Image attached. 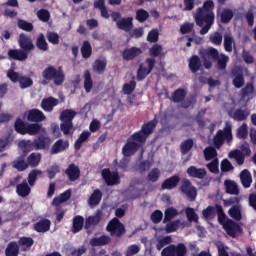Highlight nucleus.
Wrapping results in <instances>:
<instances>
[{"label":"nucleus","instance_id":"nucleus-23","mask_svg":"<svg viewBox=\"0 0 256 256\" xmlns=\"http://www.w3.org/2000/svg\"><path fill=\"white\" fill-rule=\"evenodd\" d=\"M8 57L16 61H26L27 52L23 50H9Z\"/></svg>","mask_w":256,"mask_h":256},{"label":"nucleus","instance_id":"nucleus-35","mask_svg":"<svg viewBox=\"0 0 256 256\" xmlns=\"http://www.w3.org/2000/svg\"><path fill=\"white\" fill-rule=\"evenodd\" d=\"M71 198V191L67 190L66 192L62 193L60 196L53 199L52 205L56 207L61 205V203H65V201H69Z\"/></svg>","mask_w":256,"mask_h":256},{"label":"nucleus","instance_id":"nucleus-25","mask_svg":"<svg viewBox=\"0 0 256 256\" xmlns=\"http://www.w3.org/2000/svg\"><path fill=\"white\" fill-rule=\"evenodd\" d=\"M28 135H45V128L39 124H30L26 127Z\"/></svg>","mask_w":256,"mask_h":256},{"label":"nucleus","instance_id":"nucleus-5","mask_svg":"<svg viewBox=\"0 0 256 256\" xmlns=\"http://www.w3.org/2000/svg\"><path fill=\"white\" fill-rule=\"evenodd\" d=\"M187 248L184 244L170 245L164 248L161 252L162 256H185Z\"/></svg>","mask_w":256,"mask_h":256},{"label":"nucleus","instance_id":"nucleus-53","mask_svg":"<svg viewBox=\"0 0 256 256\" xmlns=\"http://www.w3.org/2000/svg\"><path fill=\"white\" fill-rule=\"evenodd\" d=\"M220 17L222 23H229L233 19V11L229 9H224L220 12Z\"/></svg>","mask_w":256,"mask_h":256},{"label":"nucleus","instance_id":"nucleus-46","mask_svg":"<svg viewBox=\"0 0 256 256\" xmlns=\"http://www.w3.org/2000/svg\"><path fill=\"white\" fill-rule=\"evenodd\" d=\"M201 67V61L199 60V57L192 56L189 62V68L193 73H197L199 71V68Z\"/></svg>","mask_w":256,"mask_h":256},{"label":"nucleus","instance_id":"nucleus-20","mask_svg":"<svg viewBox=\"0 0 256 256\" xmlns=\"http://www.w3.org/2000/svg\"><path fill=\"white\" fill-rule=\"evenodd\" d=\"M249 115H251V112L249 111V109L241 108V109L236 110L232 114V119H234V121H245V119H247V117H249Z\"/></svg>","mask_w":256,"mask_h":256},{"label":"nucleus","instance_id":"nucleus-61","mask_svg":"<svg viewBox=\"0 0 256 256\" xmlns=\"http://www.w3.org/2000/svg\"><path fill=\"white\" fill-rule=\"evenodd\" d=\"M137 84L135 83V80L130 81V83L124 84L123 86V92L125 95H131L133 91H135V87Z\"/></svg>","mask_w":256,"mask_h":256},{"label":"nucleus","instance_id":"nucleus-6","mask_svg":"<svg viewBox=\"0 0 256 256\" xmlns=\"http://www.w3.org/2000/svg\"><path fill=\"white\" fill-rule=\"evenodd\" d=\"M241 200L237 197H233L229 200L230 205H233L228 213L230 215V217H232V219H235L236 221H241V219H243V215L241 214L242 208L239 205V202Z\"/></svg>","mask_w":256,"mask_h":256},{"label":"nucleus","instance_id":"nucleus-14","mask_svg":"<svg viewBox=\"0 0 256 256\" xmlns=\"http://www.w3.org/2000/svg\"><path fill=\"white\" fill-rule=\"evenodd\" d=\"M25 117H27L28 121L39 123V121H45V115L43 112L37 109H32L25 113Z\"/></svg>","mask_w":256,"mask_h":256},{"label":"nucleus","instance_id":"nucleus-29","mask_svg":"<svg viewBox=\"0 0 256 256\" xmlns=\"http://www.w3.org/2000/svg\"><path fill=\"white\" fill-rule=\"evenodd\" d=\"M50 227L51 222L47 219L40 220L38 223L34 225V229L38 233H45V231H49Z\"/></svg>","mask_w":256,"mask_h":256},{"label":"nucleus","instance_id":"nucleus-50","mask_svg":"<svg viewBox=\"0 0 256 256\" xmlns=\"http://www.w3.org/2000/svg\"><path fill=\"white\" fill-rule=\"evenodd\" d=\"M150 55L152 57H162L163 55H165V53L163 52V47L159 44H155L150 48Z\"/></svg>","mask_w":256,"mask_h":256},{"label":"nucleus","instance_id":"nucleus-19","mask_svg":"<svg viewBox=\"0 0 256 256\" xmlns=\"http://www.w3.org/2000/svg\"><path fill=\"white\" fill-rule=\"evenodd\" d=\"M187 173L190 177H196L197 179H203L205 175H207V171L203 168H197L195 166H191L187 169Z\"/></svg>","mask_w":256,"mask_h":256},{"label":"nucleus","instance_id":"nucleus-45","mask_svg":"<svg viewBox=\"0 0 256 256\" xmlns=\"http://www.w3.org/2000/svg\"><path fill=\"white\" fill-rule=\"evenodd\" d=\"M60 129L64 135H73L75 129L73 128V122H62L60 124Z\"/></svg>","mask_w":256,"mask_h":256},{"label":"nucleus","instance_id":"nucleus-38","mask_svg":"<svg viewBox=\"0 0 256 256\" xmlns=\"http://www.w3.org/2000/svg\"><path fill=\"white\" fill-rule=\"evenodd\" d=\"M41 175H43V171L39 169H34L28 174V183L30 187H33V185H35L37 178L41 177Z\"/></svg>","mask_w":256,"mask_h":256},{"label":"nucleus","instance_id":"nucleus-43","mask_svg":"<svg viewBox=\"0 0 256 256\" xmlns=\"http://www.w3.org/2000/svg\"><path fill=\"white\" fill-rule=\"evenodd\" d=\"M164 215H165L164 223H167V221H171L172 219H175V217L179 215V211H177V209L173 207H170L165 210Z\"/></svg>","mask_w":256,"mask_h":256},{"label":"nucleus","instance_id":"nucleus-49","mask_svg":"<svg viewBox=\"0 0 256 256\" xmlns=\"http://www.w3.org/2000/svg\"><path fill=\"white\" fill-rule=\"evenodd\" d=\"M216 247L218 249V256H229V251H231V249H229L228 246H225L223 242H216Z\"/></svg>","mask_w":256,"mask_h":256},{"label":"nucleus","instance_id":"nucleus-2","mask_svg":"<svg viewBox=\"0 0 256 256\" xmlns=\"http://www.w3.org/2000/svg\"><path fill=\"white\" fill-rule=\"evenodd\" d=\"M213 9H215V3H213V0H207L194 16L196 24L199 25V27H202L200 30L201 35L209 33V29H211V25H213L215 21Z\"/></svg>","mask_w":256,"mask_h":256},{"label":"nucleus","instance_id":"nucleus-13","mask_svg":"<svg viewBox=\"0 0 256 256\" xmlns=\"http://www.w3.org/2000/svg\"><path fill=\"white\" fill-rule=\"evenodd\" d=\"M188 223L185 220H175L166 224V233H175L178 229H185Z\"/></svg>","mask_w":256,"mask_h":256},{"label":"nucleus","instance_id":"nucleus-37","mask_svg":"<svg viewBox=\"0 0 256 256\" xmlns=\"http://www.w3.org/2000/svg\"><path fill=\"white\" fill-rule=\"evenodd\" d=\"M179 181H180L179 176H173L167 179L162 184V189H174V187H177V184L179 183Z\"/></svg>","mask_w":256,"mask_h":256},{"label":"nucleus","instance_id":"nucleus-1","mask_svg":"<svg viewBox=\"0 0 256 256\" xmlns=\"http://www.w3.org/2000/svg\"><path fill=\"white\" fill-rule=\"evenodd\" d=\"M155 125L157 122L151 121L147 124H144L141 131L134 133L127 141V143L122 148V153L124 158L121 160V167H127V163H129V159L127 157H131L137 152L143 143L147 140V137L153 133V129H155Z\"/></svg>","mask_w":256,"mask_h":256},{"label":"nucleus","instance_id":"nucleus-59","mask_svg":"<svg viewBox=\"0 0 256 256\" xmlns=\"http://www.w3.org/2000/svg\"><path fill=\"white\" fill-rule=\"evenodd\" d=\"M19 245L23 251H27L31 245H33V240L31 238L23 237L19 240Z\"/></svg>","mask_w":256,"mask_h":256},{"label":"nucleus","instance_id":"nucleus-56","mask_svg":"<svg viewBox=\"0 0 256 256\" xmlns=\"http://www.w3.org/2000/svg\"><path fill=\"white\" fill-rule=\"evenodd\" d=\"M234 45H235V42L233 41V37H231L229 34H226L224 36L225 51H228V52L233 51V46Z\"/></svg>","mask_w":256,"mask_h":256},{"label":"nucleus","instance_id":"nucleus-60","mask_svg":"<svg viewBox=\"0 0 256 256\" xmlns=\"http://www.w3.org/2000/svg\"><path fill=\"white\" fill-rule=\"evenodd\" d=\"M210 41L213 45H221V43H223V35L219 32H215L210 35Z\"/></svg>","mask_w":256,"mask_h":256},{"label":"nucleus","instance_id":"nucleus-36","mask_svg":"<svg viewBox=\"0 0 256 256\" xmlns=\"http://www.w3.org/2000/svg\"><path fill=\"white\" fill-rule=\"evenodd\" d=\"M226 187V193H229L230 195H238L239 194V188L237 187V184L231 180H226L224 183Z\"/></svg>","mask_w":256,"mask_h":256},{"label":"nucleus","instance_id":"nucleus-9","mask_svg":"<svg viewBox=\"0 0 256 256\" xmlns=\"http://www.w3.org/2000/svg\"><path fill=\"white\" fill-rule=\"evenodd\" d=\"M107 230L111 235L121 237V235L125 233V226H123L117 218H114L109 222Z\"/></svg>","mask_w":256,"mask_h":256},{"label":"nucleus","instance_id":"nucleus-58","mask_svg":"<svg viewBox=\"0 0 256 256\" xmlns=\"http://www.w3.org/2000/svg\"><path fill=\"white\" fill-rule=\"evenodd\" d=\"M204 156L206 161L215 159V157H217V150H215V148L213 147H207L206 149H204Z\"/></svg>","mask_w":256,"mask_h":256},{"label":"nucleus","instance_id":"nucleus-11","mask_svg":"<svg viewBox=\"0 0 256 256\" xmlns=\"http://www.w3.org/2000/svg\"><path fill=\"white\" fill-rule=\"evenodd\" d=\"M102 177L107 185H119L120 183L119 173L111 172L109 169L102 171Z\"/></svg>","mask_w":256,"mask_h":256},{"label":"nucleus","instance_id":"nucleus-62","mask_svg":"<svg viewBox=\"0 0 256 256\" xmlns=\"http://www.w3.org/2000/svg\"><path fill=\"white\" fill-rule=\"evenodd\" d=\"M248 135V127L246 123H243L237 130L238 139H245Z\"/></svg>","mask_w":256,"mask_h":256},{"label":"nucleus","instance_id":"nucleus-44","mask_svg":"<svg viewBox=\"0 0 256 256\" xmlns=\"http://www.w3.org/2000/svg\"><path fill=\"white\" fill-rule=\"evenodd\" d=\"M105 67H107V60L105 58H101L95 61L93 69L97 71V73H103L105 71Z\"/></svg>","mask_w":256,"mask_h":256},{"label":"nucleus","instance_id":"nucleus-63","mask_svg":"<svg viewBox=\"0 0 256 256\" xmlns=\"http://www.w3.org/2000/svg\"><path fill=\"white\" fill-rule=\"evenodd\" d=\"M185 213H186V217L188 219V221H195L197 222L198 219H199V216H197V213H195V209L193 208H187L185 210Z\"/></svg>","mask_w":256,"mask_h":256},{"label":"nucleus","instance_id":"nucleus-41","mask_svg":"<svg viewBox=\"0 0 256 256\" xmlns=\"http://www.w3.org/2000/svg\"><path fill=\"white\" fill-rule=\"evenodd\" d=\"M84 89L86 93H89L93 89V80L91 79V72H84Z\"/></svg>","mask_w":256,"mask_h":256},{"label":"nucleus","instance_id":"nucleus-39","mask_svg":"<svg viewBox=\"0 0 256 256\" xmlns=\"http://www.w3.org/2000/svg\"><path fill=\"white\" fill-rule=\"evenodd\" d=\"M41 163V154L40 153H32L28 158H27V165L30 167H37Z\"/></svg>","mask_w":256,"mask_h":256},{"label":"nucleus","instance_id":"nucleus-40","mask_svg":"<svg viewBox=\"0 0 256 256\" xmlns=\"http://www.w3.org/2000/svg\"><path fill=\"white\" fill-rule=\"evenodd\" d=\"M66 173L70 181H76V179H79V167L75 165H70Z\"/></svg>","mask_w":256,"mask_h":256},{"label":"nucleus","instance_id":"nucleus-27","mask_svg":"<svg viewBox=\"0 0 256 256\" xmlns=\"http://www.w3.org/2000/svg\"><path fill=\"white\" fill-rule=\"evenodd\" d=\"M75 115H77V112H75L74 110H64L61 112L60 115V121L64 122V123H73V119H75Z\"/></svg>","mask_w":256,"mask_h":256},{"label":"nucleus","instance_id":"nucleus-31","mask_svg":"<svg viewBox=\"0 0 256 256\" xmlns=\"http://www.w3.org/2000/svg\"><path fill=\"white\" fill-rule=\"evenodd\" d=\"M228 157L230 159H235L236 163L239 165H243L245 163V156L243 155V152L241 150H232L229 152Z\"/></svg>","mask_w":256,"mask_h":256},{"label":"nucleus","instance_id":"nucleus-48","mask_svg":"<svg viewBox=\"0 0 256 256\" xmlns=\"http://www.w3.org/2000/svg\"><path fill=\"white\" fill-rule=\"evenodd\" d=\"M19 255V245L17 243L12 242L8 245L6 249V256H17Z\"/></svg>","mask_w":256,"mask_h":256},{"label":"nucleus","instance_id":"nucleus-47","mask_svg":"<svg viewBox=\"0 0 256 256\" xmlns=\"http://www.w3.org/2000/svg\"><path fill=\"white\" fill-rule=\"evenodd\" d=\"M233 74H234V79H233L234 87L241 89V87H243V84L245 83V80L243 79V74L241 72L235 73V70L233 71Z\"/></svg>","mask_w":256,"mask_h":256},{"label":"nucleus","instance_id":"nucleus-28","mask_svg":"<svg viewBox=\"0 0 256 256\" xmlns=\"http://www.w3.org/2000/svg\"><path fill=\"white\" fill-rule=\"evenodd\" d=\"M116 25L123 31H131L133 28V18H123L122 20L117 21Z\"/></svg>","mask_w":256,"mask_h":256},{"label":"nucleus","instance_id":"nucleus-57","mask_svg":"<svg viewBox=\"0 0 256 256\" xmlns=\"http://www.w3.org/2000/svg\"><path fill=\"white\" fill-rule=\"evenodd\" d=\"M15 130L17 131V133H20L21 135L27 134V126L25 125L24 122H22L21 119L16 120Z\"/></svg>","mask_w":256,"mask_h":256},{"label":"nucleus","instance_id":"nucleus-8","mask_svg":"<svg viewBox=\"0 0 256 256\" xmlns=\"http://www.w3.org/2000/svg\"><path fill=\"white\" fill-rule=\"evenodd\" d=\"M203 60H204V67L206 69H211V61H215L219 56V52L215 48H208L206 50L200 51Z\"/></svg>","mask_w":256,"mask_h":256},{"label":"nucleus","instance_id":"nucleus-16","mask_svg":"<svg viewBox=\"0 0 256 256\" xmlns=\"http://www.w3.org/2000/svg\"><path fill=\"white\" fill-rule=\"evenodd\" d=\"M253 97H255V87H253V84L249 83L242 89V99L248 102L251 101Z\"/></svg>","mask_w":256,"mask_h":256},{"label":"nucleus","instance_id":"nucleus-22","mask_svg":"<svg viewBox=\"0 0 256 256\" xmlns=\"http://www.w3.org/2000/svg\"><path fill=\"white\" fill-rule=\"evenodd\" d=\"M69 147V142L64 140H58L51 148L50 153L52 155H57V153H61V151H65Z\"/></svg>","mask_w":256,"mask_h":256},{"label":"nucleus","instance_id":"nucleus-17","mask_svg":"<svg viewBox=\"0 0 256 256\" xmlns=\"http://www.w3.org/2000/svg\"><path fill=\"white\" fill-rule=\"evenodd\" d=\"M57 105H59V100L53 97L46 98L41 103L42 109L48 112L53 111V107H57Z\"/></svg>","mask_w":256,"mask_h":256},{"label":"nucleus","instance_id":"nucleus-55","mask_svg":"<svg viewBox=\"0 0 256 256\" xmlns=\"http://www.w3.org/2000/svg\"><path fill=\"white\" fill-rule=\"evenodd\" d=\"M169 243H171L170 236H166L163 238H157L156 239V248L158 249V251H161V249H163L165 247V245H169Z\"/></svg>","mask_w":256,"mask_h":256},{"label":"nucleus","instance_id":"nucleus-32","mask_svg":"<svg viewBox=\"0 0 256 256\" xmlns=\"http://www.w3.org/2000/svg\"><path fill=\"white\" fill-rule=\"evenodd\" d=\"M19 149H22L24 153H28L29 151H33L35 149V142H32L30 140H20L18 142Z\"/></svg>","mask_w":256,"mask_h":256},{"label":"nucleus","instance_id":"nucleus-26","mask_svg":"<svg viewBox=\"0 0 256 256\" xmlns=\"http://www.w3.org/2000/svg\"><path fill=\"white\" fill-rule=\"evenodd\" d=\"M240 180H241L243 187H245L246 189H248V187H251V183H253V178L251 177V172L248 170H243L240 173Z\"/></svg>","mask_w":256,"mask_h":256},{"label":"nucleus","instance_id":"nucleus-7","mask_svg":"<svg viewBox=\"0 0 256 256\" xmlns=\"http://www.w3.org/2000/svg\"><path fill=\"white\" fill-rule=\"evenodd\" d=\"M153 67H155V59L150 58L145 61V63L141 64L138 73H137V79L139 81L145 79L149 73L153 70Z\"/></svg>","mask_w":256,"mask_h":256},{"label":"nucleus","instance_id":"nucleus-64","mask_svg":"<svg viewBox=\"0 0 256 256\" xmlns=\"http://www.w3.org/2000/svg\"><path fill=\"white\" fill-rule=\"evenodd\" d=\"M136 19L143 23V21H147L149 19V12L143 9H140L136 12Z\"/></svg>","mask_w":256,"mask_h":256},{"label":"nucleus","instance_id":"nucleus-4","mask_svg":"<svg viewBox=\"0 0 256 256\" xmlns=\"http://www.w3.org/2000/svg\"><path fill=\"white\" fill-rule=\"evenodd\" d=\"M231 123L226 122V126L223 130H219L214 137V145L219 149L221 145H223V141H227V143H231L233 139V134L231 133Z\"/></svg>","mask_w":256,"mask_h":256},{"label":"nucleus","instance_id":"nucleus-54","mask_svg":"<svg viewBox=\"0 0 256 256\" xmlns=\"http://www.w3.org/2000/svg\"><path fill=\"white\" fill-rule=\"evenodd\" d=\"M21 89H27L33 85V80L27 76H21L18 80Z\"/></svg>","mask_w":256,"mask_h":256},{"label":"nucleus","instance_id":"nucleus-52","mask_svg":"<svg viewBox=\"0 0 256 256\" xmlns=\"http://www.w3.org/2000/svg\"><path fill=\"white\" fill-rule=\"evenodd\" d=\"M101 221V212H97L95 215L90 216L86 220V227H91L92 225H97Z\"/></svg>","mask_w":256,"mask_h":256},{"label":"nucleus","instance_id":"nucleus-42","mask_svg":"<svg viewBox=\"0 0 256 256\" xmlns=\"http://www.w3.org/2000/svg\"><path fill=\"white\" fill-rule=\"evenodd\" d=\"M83 223H85V219L81 216H76L73 220V233H79L83 229Z\"/></svg>","mask_w":256,"mask_h":256},{"label":"nucleus","instance_id":"nucleus-34","mask_svg":"<svg viewBox=\"0 0 256 256\" xmlns=\"http://www.w3.org/2000/svg\"><path fill=\"white\" fill-rule=\"evenodd\" d=\"M89 137H91V132H89V131H84L80 134L79 138L75 142L76 151H79V149H81V147L83 146L85 141H87L89 139Z\"/></svg>","mask_w":256,"mask_h":256},{"label":"nucleus","instance_id":"nucleus-10","mask_svg":"<svg viewBox=\"0 0 256 256\" xmlns=\"http://www.w3.org/2000/svg\"><path fill=\"white\" fill-rule=\"evenodd\" d=\"M223 227L230 237H237L241 234V226L231 219L226 220Z\"/></svg>","mask_w":256,"mask_h":256},{"label":"nucleus","instance_id":"nucleus-51","mask_svg":"<svg viewBox=\"0 0 256 256\" xmlns=\"http://www.w3.org/2000/svg\"><path fill=\"white\" fill-rule=\"evenodd\" d=\"M81 53L84 59H89V57H91L92 48L89 41H84L83 46L81 48Z\"/></svg>","mask_w":256,"mask_h":256},{"label":"nucleus","instance_id":"nucleus-15","mask_svg":"<svg viewBox=\"0 0 256 256\" xmlns=\"http://www.w3.org/2000/svg\"><path fill=\"white\" fill-rule=\"evenodd\" d=\"M18 41L21 49H23L26 53H29V51H33L35 46L33 45V41H31L29 37L21 34Z\"/></svg>","mask_w":256,"mask_h":256},{"label":"nucleus","instance_id":"nucleus-33","mask_svg":"<svg viewBox=\"0 0 256 256\" xmlns=\"http://www.w3.org/2000/svg\"><path fill=\"white\" fill-rule=\"evenodd\" d=\"M14 169H17L18 171H25L29 167V164L25 162V156H21L18 159L14 160L12 163Z\"/></svg>","mask_w":256,"mask_h":256},{"label":"nucleus","instance_id":"nucleus-12","mask_svg":"<svg viewBox=\"0 0 256 256\" xmlns=\"http://www.w3.org/2000/svg\"><path fill=\"white\" fill-rule=\"evenodd\" d=\"M181 191L189 199H195L197 197V189L191 185L189 180L182 181Z\"/></svg>","mask_w":256,"mask_h":256},{"label":"nucleus","instance_id":"nucleus-3","mask_svg":"<svg viewBox=\"0 0 256 256\" xmlns=\"http://www.w3.org/2000/svg\"><path fill=\"white\" fill-rule=\"evenodd\" d=\"M42 77L47 81L53 80L55 85H61L63 81H65V74H63V70H61V68H55L53 66L47 67L42 72Z\"/></svg>","mask_w":256,"mask_h":256},{"label":"nucleus","instance_id":"nucleus-30","mask_svg":"<svg viewBox=\"0 0 256 256\" xmlns=\"http://www.w3.org/2000/svg\"><path fill=\"white\" fill-rule=\"evenodd\" d=\"M102 197H103V194L101 193V190L99 189L94 190V192L92 193V195L88 200V204L90 205V207H95V205H99Z\"/></svg>","mask_w":256,"mask_h":256},{"label":"nucleus","instance_id":"nucleus-18","mask_svg":"<svg viewBox=\"0 0 256 256\" xmlns=\"http://www.w3.org/2000/svg\"><path fill=\"white\" fill-rule=\"evenodd\" d=\"M141 53H142L141 49L137 47H132L124 50L123 59H126V61H131L132 59H135V57H139Z\"/></svg>","mask_w":256,"mask_h":256},{"label":"nucleus","instance_id":"nucleus-21","mask_svg":"<svg viewBox=\"0 0 256 256\" xmlns=\"http://www.w3.org/2000/svg\"><path fill=\"white\" fill-rule=\"evenodd\" d=\"M16 192L20 197H27L31 193V187L27 183V180L16 186Z\"/></svg>","mask_w":256,"mask_h":256},{"label":"nucleus","instance_id":"nucleus-24","mask_svg":"<svg viewBox=\"0 0 256 256\" xmlns=\"http://www.w3.org/2000/svg\"><path fill=\"white\" fill-rule=\"evenodd\" d=\"M51 145V138L47 136H42L34 141V148L37 149H47Z\"/></svg>","mask_w":256,"mask_h":256}]
</instances>
